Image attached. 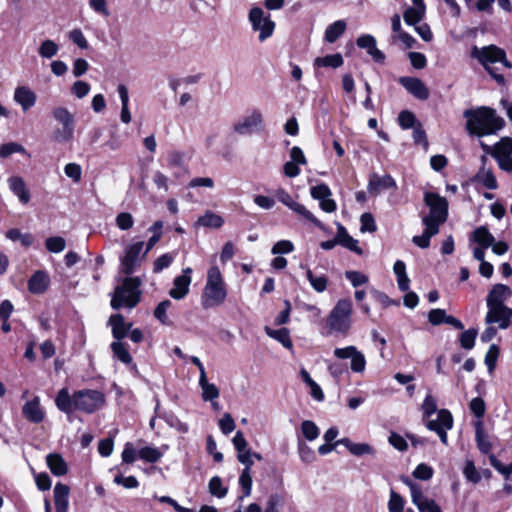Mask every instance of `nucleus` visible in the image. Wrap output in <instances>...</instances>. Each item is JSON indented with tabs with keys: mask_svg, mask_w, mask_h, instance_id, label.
<instances>
[{
	"mask_svg": "<svg viewBox=\"0 0 512 512\" xmlns=\"http://www.w3.org/2000/svg\"><path fill=\"white\" fill-rule=\"evenodd\" d=\"M55 405L65 414H71L75 410L92 414L105 405V395L92 389L78 390L70 395L68 388L64 387L58 391Z\"/></svg>",
	"mask_w": 512,
	"mask_h": 512,
	"instance_id": "obj_1",
	"label": "nucleus"
},
{
	"mask_svg": "<svg viewBox=\"0 0 512 512\" xmlns=\"http://www.w3.org/2000/svg\"><path fill=\"white\" fill-rule=\"evenodd\" d=\"M463 115L466 118V129L471 135L496 134L505 125V120L494 109L485 106L467 109Z\"/></svg>",
	"mask_w": 512,
	"mask_h": 512,
	"instance_id": "obj_2",
	"label": "nucleus"
},
{
	"mask_svg": "<svg viewBox=\"0 0 512 512\" xmlns=\"http://www.w3.org/2000/svg\"><path fill=\"white\" fill-rule=\"evenodd\" d=\"M228 296V289L220 268L213 264L209 267L206 282L201 294L203 309H211L224 304Z\"/></svg>",
	"mask_w": 512,
	"mask_h": 512,
	"instance_id": "obj_3",
	"label": "nucleus"
},
{
	"mask_svg": "<svg viewBox=\"0 0 512 512\" xmlns=\"http://www.w3.org/2000/svg\"><path fill=\"white\" fill-rule=\"evenodd\" d=\"M471 56L479 61L498 84L505 83L504 76L498 73L497 67H493L495 64H500L504 68H512V63L507 59L506 52L502 48L496 45H488L482 48L474 46L471 50Z\"/></svg>",
	"mask_w": 512,
	"mask_h": 512,
	"instance_id": "obj_4",
	"label": "nucleus"
},
{
	"mask_svg": "<svg viewBox=\"0 0 512 512\" xmlns=\"http://www.w3.org/2000/svg\"><path fill=\"white\" fill-rule=\"evenodd\" d=\"M352 302L349 299H341L333 307L326 319V327L330 334L346 336L352 325Z\"/></svg>",
	"mask_w": 512,
	"mask_h": 512,
	"instance_id": "obj_5",
	"label": "nucleus"
},
{
	"mask_svg": "<svg viewBox=\"0 0 512 512\" xmlns=\"http://www.w3.org/2000/svg\"><path fill=\"white\" fill-rule=\"evenodd\" d=\"M141 281L138 277H126L122 285L115 288L111 299V307L119 310L123 307L134 308L140 301Z\"/></svg>",
	"mask_w": 512,
	"mask_h": 512,
	"instance_id": "obj_6",
	"label": "nucleus"
},
{
	"mask_svg": "<svg viewBox=\"0 0 512 512\" xmlns=\"http://www.w3.org/2000/svg\"><path fill=\"white\" fill-rule=\"evenodd\" d=\"M424 202L429 207V214L422 218V223L434 225L440 229V225L445 223L448 217V202L445 197L437 193L426 192Z\"/></svg>",
	"mask_w": 512,
	"mask_h": 512,
	"instance_id": "obj_7",
	"label": "nucleus"
},
{
	"mask_svg": "<svg viewBox=\"0 0 512 512\" xmlns=\"http://www.w3.org/2000/svg\"><path fill=\"white\" fill-rule=\"evenodd\" d=\"M482 148L496 160L501 170L512 173V138L502 137L493 146L482 143Z\"/></svg>",
	"mask_w": 512,
	"mask_h": 512,
	"instance_id": "obj_8",
	"label": "nucleus"
},
{
	"mask_svg": "<svg viewBox=\"0 0 512 512\" xmlns=\"http://www.w3.org/2000/svg\"><path fill=\"white\" fill-rule=\"evenodd\" d=\"M145 243L141 240L132 241L124 247L123 256L120 258V270L125 275L132 274L141 265L143 248Z\"/></svg>",
	"mask_w": 512,
	"mask_h": 512,
	"instance_id": "obj_9",
	"label": "nucleus"
},
{
	"mask_svg": "<svg viewBox=\"0 0 512 512\" xmlns=\"http://www.w3.org/2000/svg\"><path fill=\"white\" fill-rule=\"evenodd\" d=\"M248 18L253 31L259 33L258 39L260 42H264L272 36L275 23L271 20L270 15L266 14L263 9L259 7L252 8Z\"/></svg>",
	"mask_w": 512,
	"mask_h": 512,
	"instance_id": "obj_10",
	"label": "nucleus"
},
{
	"mask_svg": "<svg viewBox=\"0 0 512 512\" xmlns=\"http://www.w3.org/2000/svg\"><path fill=\"white\" fill-rule=\"evenodd\" d=\"M401 481L409 487L412 503L419 512H442L435 500L426 497L421 486L408 477H402Z\"/></svg>",
	"mask_w": 512,
	"mask_h": 512,
	"instance_id": "obj_11",
	"label": "nucleus"
},
{
	"mask_svg": "<svg viewBox=\"0 0 512 512\" xmlns=\"http://www.w3.org/2000/svg\"><path fill=\"white\" fill-rule=\"evenodd\" d=\"M54 119L62 125V129L54 132V137L59 142L72 139L74 134V116L65 107H57L53 110Z\"/></svg>",
	"mask_w": 512,
	"mask_h": 512,
	"instance_id": "obj_12",
	"label": "nucleus"
},
{
	"mask_svg": "<svg viewBox=\"0 0 512 512\" xmlns=\"http://www.w3.org/2000/svg\"><path fill=\"white\" fill-rule=\"evenodd\" d=\"M426 427L434 431L439 436L444 445H448L447 431L453 427V417L449 410L441 409L438 411L437 419L428 420Z\"/></svg>",
	"mask_w": 512,
	"mask_h": 512,
	"instance_id": "obj_13",
	"label": "nucleus"
},
{
	"mask_svg": "<svg viewBox=\"0 0 512 512\" xmlns=\"http://www.w3.org/2000/svg\"><path fill=\"white\" fill-rule=\"evenodd\" d=\"M264 127L262 113L254 109L247 113L241 120L234 125V130L242 135L251 134L262 130Z\"/></svg>",
	"mask_w": 512,
	"mask_h": 512,
	"instance_id": "obj_14",
	"label": "nucleus"
},
{
	"mask_svg": "<svg viewBox=\"0 0 512 512\" xmlns=\"http://www.w3.org/2000/svg\"><path fill=\"white\" fill-rule=\"evenodd\" d=\"M334 355L338 359H350V368L355 373H362L366 368L365 356L355 346L351 345L344 348H336Z\"/></svg>",
	"mask_w": 512,
	"mask_h": 512,
	"instance_id": "obj_15",
	"label": "nucleus"
},
{
	"mask_svg": "<svg viewBox=\"0 0 512 512\" xmlns=\"http://www.w3.org/2000/svg\"><path fill=\"white\" fill-rule=\"evenodd\" d=\"M23 417L33 424H40L46 417V412L41 405L40 397L35 395L22 406Z\"/></svg>",
	"mask_w": 512,
	"mask_h": 512,
	"instance_id": "obj_16",
	"label": "nucleus"
},
{
	"mask_svg": "<svg viewBox=\"0 0 512 512\" xmlns=\"http://www.w3.org/2000/svg\"><path fill=\"white\" fill-rule=\"evenodd\" d=\"M192 268L187 267L182 270V274L175 277L173 287L169 291L171 298L181 300L185 298L190 291V284L192 281Z\"/></svg>",
	"mask_w": 512,
	"mask_h": 512,
	"instance_id": "obj_17",
	"label": "nucleus"
},
{
	"mask_svg": "<svg viewBox=\"0 0 512 512\" xmlns=\"http://www.w3.org/2000/svg\"><path fill=\"white\" fill-rule=\"evenodd\" d=\"M488 312L485 317L487 324L498 323L500 329H506L510 325L512 317V309L505 305H491L487 306Z\"/></svg>",
	"mask_w": 512,
	"mask_h": 512,
	"instance_id": "obj_18",
	"label": "nucleus"
},
{
	"mask_svg": "<svg viewBox=\"0 0 512 512\" xmlns=\"http://www.w3.org/2000/svg\"><path fill=\"white\" fill-rule=\"evenodd\" d=\"M399 83L415 98L427 100L430 92L422 80L415 77L404 76L399 79Z\"/></svg>",
	"mask_w": 512,
	"mask_h": 512,
	"instance_id": "obj_19",
	"label": "nucleus"
},
{
	"mask_svg": "<svg viewBox=\"0 0 512 512\" xmlns=\"http://www.w3.org/2000/svg\"><path fill=\"white\" fill-rule=\"evenodd\" d=\"M357 46L361 49H365L367 53L377 63H384L385 55L376 46V39L370 34H364L357 38Z\"/></svg>",
	"mask_w": 512,
	"mask_h": 512,
	"instance_id": "obj_20",
	"label": "nucleus"
},
{
	"mask_svg": "<svg viewBox=\"0 0 512 512\" xmlns=\"http://www.w3.org/2000/svg\"><path fill=\"white\" fill-rule=\"evenodd\" d=\"M13 99L21 106L23 111H27L35 105L37 96L29 87L18 86L15 88Z\"/></svg>",
	"mask_w": 512,
	"mask_h": 512,
	"instance_id": "obj_21",
	"label": "nucleus"
},
{
	"mask_svg": "<svg viewBox=\"0 0 512 512\" xmlns=\"http://www.w3.org/2000/svg\"><path fill=\"white\" fill-rule=\"evenodd\" d=\"M396 188V182L390 175L379 176L374 173L370 176L368 191L371 194H378L383 190Z\"/></svg>",
	"mask_w": 512,
	"mask_h": 512,
	"instance_id": "obj_22",
	"label": "nucleus"
},
{
	"mask_svg": "<svg viewBox=\"0 0 512 512\" xmlns=\"http://www.w3.org/2000/svg\"><path fill=\"white\" fill-rule=\"evenodd\" d=\"M511 289L504 284H496L490 290L486 303L487 306L491 305H504V302L511 296Z\"/></svg>",
	"mask_w": 512,
	"mask_h": 512,
	"instance_id": "obj_23",
	"label": "nucleus"
},
{
	"mask_svg": "<svg viewBox=\"0 0 512 512\" xmlns=\"http://www.w3.org/2000/svg\"><path fill=\"white\" fill-rule=\"evenodd\" d=\"M108 325L112 328V335L116 339V341H121L126 337L128 330L131 328L132 324H127L124 320V317L121 314H113L110 316L108 320Z\"/></svg>",
	"mask_w": 512,
	"mask_h": 512,
	"instance_id": "obj_24",
	"label": "nucleus"
},
{
	"mask_svg": "<svg viewBox=\"0 0 512 512\" xmlns=\"http://www.w3.org/2000/svg\"><path fill=\"white\" fill-rule=\"evenodd\" d=\"M49 276L45 271H36L28 281V289L33 294L44 293L49 286Z\"/></svg>",
	"mask_w": 512,
	"mask_h": 512,
	"instance_id": "obj_25",
	"label": "nucleus"
},
{
	"mask_svg": "<svg viewBox=\"0 0 512 512\" xmlns=\"http://www.w3.org/2000/svg\"><path fill=\"white\" fill-rule=\"evenodd\" d=\"M486 161L487 158L485 156H482V166L480 170L477 172L475 179L477 182L481 183L487 189L495 190L498 187L497 180L493 171L490 168L485 167Z\"/></svg>",
	"mask_w": 512,
	"mask_h": 512,
	"instance_id": "obj_26",
	"label": "nucleus"
},
{
	"mask_svg": "<svg viewBox=\"0 0 512 512\" xmlns=\"http://www.w3.org/2000/svg\"><path fill=\"white\" fill-rule=\"evenodd\" d=\"M70 488L62 483H57L54 487V502L56 512H67L69 506Z\"/></svg>",
	"mask_w": 512,
	"mask_h": 512,
	"instance_id": "obj_27",
	"label": "nucleus"
},
{
	"mask_svg": "<svg viewBox=\"0 0 512 512\" xmlns=\"http://www.w3.org/2000/svg\"><path fill=\"white\" fill-rule=\"evenodd\" d=\"M8 185L10 190L15 196L18 197L20 202L23 204H27L29 202L30 194L26 188V184L23 178L19 176H12L8 179Z\"/></svg>",
	"mask_w": 512,
	"mask_h": 512,
	"instance_id": "obj_28",
	"label": "nucleus"
},
{
	"mask_svg": "<svg viewBox=\"0 0 512 512\" xmlns=\"http://www.w3.org/2000/svg\"><path fill=\"white\" fill-rule=\"evenodd\" d=\"M47 465L55 476H63L68 472V466L63 457L58 453H50L46 456Z\"/></svg>",
	"mask_w": 512,
	"mask_h": 512,
	"instance_id": "obj_29",
	"label": "nucleus"
},
{
	"mask_svg": "<svg viewBox=\"0 0 512 512\" xmlns=\"http://www.w3.org/2000/svg\"><path fill=\"white\" fill-rule=\"evenodd\" d=\"M337 234H338V244L339 245L355 252L358 255L363 254V250L359 246L358 240L351 237L348 234L347 230L343 226L340 225L338 227Z\"/></svg>",
	"mask_w": 512,
	"mask_h": 512,
	"instance_id": "obj_30",
	"label": "nucleus"
},
{
	"mask_svg": "<svg viewBox=\"0 0 512 512\" xmlns=\"http://www.w3.org/2000/svg\"><path fill=\"white\" fill-rule=\"evenodd\" d=\"M300 268L305 270L307 280L317 293H322L327 289L328 278L324 274L315 275L310 268L303 264L300 265Z\"/></svg>",
	"mask_w": 512,
	"mask_h": 512,
	"instance_id": "obj_31",
	"label": "nucleus"
},
{
	"mask_svg": "<svg viewBox=\"0 0 512 512\" xmlns=\"http://www.w3.org/2000/svg\"><path fill=\"white\" fill-rule=\"evenodd\" d=\"M425 229L421 235L412 238V242L418 247L425 249L430 246V239L439 233V228L428 223H423Z\"/></svg>",
	"mask_w": 512,
	"mask_h": 512,
	"instance_id": "obj_32",
	"label": "nucleus"
},
{
	"mask_svg": "<svg viewBox=\"0 0 512 512\" xmlns=\"http://www.w3.org/2000/svg\"><path fill=\"white\" fill-rule=\"evenodd\" d=\"M494 241V236L484 226L476 228L470 238V242H475L479 246L486 248H489L491 245H493Z\"/></svg>",
	"mask_w": 512,
	"mask_h": 512,
	"instance_id": "obj_33",
	"label": "nucleus"
},
{
	"mask_svg": "<svg viewBox=\"0 0 512 512\" xmlns=\"http://www.w3.org/2000/svg\"><path fill=\"white\" fill-rule=\"evenodd\" d=\"M347 28L344 20H337L330 24L324 33V40L328 43H334L340 36H342Z\"/></svg>",
	"mask_w": 512,
	"mask_h": 512,
	"instance_id": "obj_34",
	"label": "nucleus"
},
{
	"mask_svg": "<svg viewBox=\"0 0 512 512\" xmlns=\"http://www.w3.org/2000/svg\"><path fill=\"white\" fill-rule=\"evenodd\" d=\"M475 439L477 447L482 453L487 454L490 452L492 445L489 441L488 435L484 430L483 423L480 420L475 424Z\"/></svg>",
	"mask_w": 512,
	"mask_h": 512,
	"instance_id": "obj_35",
	"label": "nucleus"
},
{
	"mask_svg": "<svg viewBox=\"0 0 512 512\" xmlns=\"http://www.w3.org/2000/svg\"><path fill=\"white\" fill-rule=\"evenodd\" d=\"M223 223H224L223 218L220 215H218L212 211H206L196 221L197 226H202V227H206V228H215V229L220 228L223 225Z\"/></svg>",
	"mask_w": 512,
	"mask_h": 512,
	"instance_id": "obj_36",
	"label": "nucleus"
},
{
	"mask_svg": "<svg viewBox=\"0 0 512 512\" xmlns=\"http://www.w3.org/2000/svg\"><path fill=\"white\" fill-rule=\"evenodd\" d=\"M266 334L281 343L285 348L291 349L293 347L290 333L287 328L272 329L268 326L265 327Z\"/></svg>",
	"mask_w": 512,
	"mask_h": 512,
	"instance_id": "obj_37",
	"label": "nucleus"
},
{
	"mask_svg": "<svg viewBox=\"0 0 512 512\" xmlns=\"http://www.w3.org/2000/svg\"><path fill=\"white\" fill-rule=\"evenodd\" d=\"M199 386L202 390V399L204 401H213L216 400L220 391L215 384L209 383L207 380V376L199 377Z\"/></svg>",
	"mask_w": 512,
	"mask_h": 512,
	"instance_id": "obj_38",
	"label": "nucleus"
},
{
	"mask_svg": "<svg viewBox=\"0 0 512 512\" xmlns=\"http://www.w3.org/2000/svg\"><path fill=\"white\" fill-rule=\"evenodd\" d=\"M110 348L113 352L114 357L124 364L132 363V356L130 355L127 345L121 341H114L111 343Z\"/></svg>",
	"mask_w": 512,
	"mask_h": 512,
	"instance_id": "obj_39",
	"label": "nucleus"
},
{
	"mask_svg": "<svg viewBox=\"0 0 512 512\" xmlns=\"http://www.w3.org/2000/svg\"><path fill=\"white\" fill-rule=\"evenodd\" d=\"M291 210L295 212L303 220L313 224L314 226L318 228L323 227L322 222L317 217H315L314 214L310 212L304 205L296 202L291 208Z\"/></svg>",
	"mask_w": 512,
	"mask_h": 512,
	"instance_id": "obj_40",
	"label": "nucleus"
},
{
	"mask_svg": "<svg viewBox=\"0 0 512 512\" xmlns=\"http://www.w3.org/2000/svg\"><path fill=\"white\" fill-rule=\"evenodd\" d=\"M343 65L342 55L339 53L326 55L324 57H317L314 60L315 67H331L338 68Z\"/></svg>",
	"mask_w": 512,
	"mask_h": 512,
	"instance_id": "obj_41",
	"label": "nucleus"
},
{
	"mask_svg": "<svg viewBox=\"0 0 512 512\" xmlns=\"http://www.w3.org/2000/svg\"><path fill=\"white\" fill-rule=\"evenodd\" d=\"M425 14V7H409L405 10L403 18L407 25L418 24Z\"/></svg>",
	"mask_w": 512,
	"mask_h": 512,
	"instance_id": "obj_42",
	"label": "nucleus"
},
{
	"mask_svg": "<svg viewBox=\"0 0 512 512\" xmlns=\"http://www.w3.org/2000/svg\"><path fill=\"white\" fill-rule=\"evenodd\" d=\"M14 153L30 156L24 146L16 142H8L0 145V158H7Z\"/></svg>",
	"mask_w": 512,
	"mask_h": 512,
	"instance_id": "obj_43",
	"label": "nucleus"
},
{
	"mask_svg": "<svg viewBox=\"0 0 512 512\" xmlns=\"http://www.w3.org/2000/svg\"><path fill=\"white\" fill-rule=\"evenodd\" d=\"M163 456V453L155 447L146 446L138 450V458L149 462L155 463Z\"/></svg>",
	"mask_w": 512,
	"mask_h": 512,
	"instance_id": "obj_44",
	"label": "nucleus"
},
{
	"mask_svg": "<svg viewBox=\"0 0 512 512\" xmlns=\"http://www.w3.org/2000/svg\"><path fill=\"white\" fill-rule=\"evenodd\" d=\"M59 51V46L53 40H44L39 48L38 53L42 58L51 59L56 56Z\"/></svg>",
	"mask_w": 512,
	"mask_h": 512,
	"instance_id": "obj_45",
	"label": "nucleus"
},
{
	"mask_svg": "<svg viewBox=\"0 0 512 512\" xmlns=\"http://www.w3.org/2000/svg\"><path fill=\"white\" fill-rule=\"evenodd\" d=\"M170 300L161 301L154 310V317L163 325H170L171 321L167 316V310L171 307Z\"/></svg>",
	"mask_w": 512,
	"mask_h": 512,
	"instance_id": "obj_46",
	"label": "nucleus"
},
{
	"mask_svg": "<svg viewBox=\"0 0 512 512\" xmlns=\"http://www.w3.org/2000/svg\"><path fill=\"white\" fill-rule=\"evenodd\" d=\"M405 500L404 498L395 492L394 490L390 491V497L388 501V511L389 512H403L404 511Z\"/></svg>",
	"mask_w": 512,
	"mask_h": 512,
	"instance_id": "obj_47",
	"label": "nucleus"
},
{
	"mask_svg": "<svg viewBox=\"0 0 512 512\" xmlns=\"http://www.w3.org/2000/svg\"><path fill=\"white\" fill-rule=\"evenodd\" d=\"M209 491L213 496L223 498L227 494V487L222 483V479L218 476H214L209 481Z\"/></svg>",
	"mask_w": 512,
	"mask_h": 512,
	"instance_id": "obj_48",
	"label": "nucleus"
},
{
	"mask_svg": "<svg viewBox=\"0 0 512 512\" xmlns=\"http://www.w3.org/2000/svg\"><path fill=\"white\" fill-rule=\"evenodd\" d=\"M301 431H302L303 436L308 441L315 440L316 438H318V436L320 434V430L317 427V425L313 421H310V420H305L302 422Z\"/></svg>",
	"mask_w": 512,
	"mask_h": 512,
	"instance_id": "obj_49",
	"label": "nucleus"
},
{
	"mask_svg": "<svg viewBox=\"0 0 512 512\" xmlns=\"http://www.w3.org/2000/svg\"><path fill=\"white\" fill-rule=\"evenodd\" d=\"M46 249L51 253H60L66 247V241L61 236L49 237L45 241Z\"/></svg>",
	"mask_w": 512,
	"mask_h": 512,
	"instance_id": "obj_50",
	"label": "nucleus"
},
{
	"mask_svg": "<svg viewBox=\"0 0 512 512\" xmlns=\"http://www.w3.org/2000/svg\"><path fill=\"white\" fill-rule=\"evenodd\" d=\"M175 254L165 253L159 256L153 263V272L160 273L162 270L168 268L174 261Z\"/></svg>",
	"mask_w": 512,
	"mask_h": 512,
	"instance_id": "obj_51",
	"label": "nucleus"
},
{
	"mask_svg": "<svg viewBox=\"0 0 512 512\" xmlns=\"http://www.w3.org/2000/svg\"><path fill=\"white\" fill-rule=\"evenodd\" d=\"M464 477L474 484L479 483L481 481V475L476 469L474 462L472 460H467L465 462V466L463 469Z\"/></svg>",
	"mask_w": 512,
	"mask_h": 512,
	"instance_id": "obj_52",
	"label": "nucleus"
},
{
	"mask_svg": "<svg viewBox=\"0 0 512 512\" xmlns=\"http://www.w3.org/2000/svg\"><path fill=\"white\" fill-rule=\"evenodd\" d=\"M117 227L122 231L130 230L134 225V218L129 212H121L115 218Z\"/></svg>",
	"mask_w": 512,
	"mask_h": 512,
	"instance_id": "obj_53",
	"label": "nucleus"
},
{
	"mask_svg": "<svg viewBox=\"0 0 512 512\" xmlns=\"http://www.w3.org/2000/svg\"><path fill=\"white\" fill-rule=\"evenodd\" d=\"M239 484L242 488L244 496H249L252 489L251 469L244 468L239 476Z\"/></svg>",
	"mask_w": 512,
	"mask_h": 512,
	"instance_id": "obj_54",
	"label": "nucleus"
},
{
	"mask_svg": "<svg viewBox=\"0 0 512 512\" xmlns=\"http://www.w3.org/2000/svg\"><path fill=\"white\" fill-rule=\"evenodd\" d=\"M434 470L431 466L420 463L417 465V467L414 469L412 475L419 480L427 481L430 480L433 477Z\"/></svg>",
	"mask_w": 512,
	"mask_h": 512,
	"instance_id": "obj_55",
	"label": "nucleus"
},
{
	"mask_svg": "<svg viewBox=\"0 0 512 512\" xmlns=\"http://www.w3.org/2000/svg\"><path fill=\"white\" fill-rule=\"evenodd\" d=\"M477 337V330L476 329H468L460 335V344L461 347L470 350L475 345V339Z\"/></svg>",
	"mask_w": 512,
	"mask_h": 512,
	"instance_id": "obj_56",
	"label": "nucleus"
},
{
	"mask_svg": "<svg viewBox=\"0 0 512 512\" xmlns=\"http://www.w3.org/2000/svg\"><path fill=\"white\" fill-rule=\"evenodd\" d=\"M398 121L403 129L414 128L418 124L415 115L407 110L400 112Z\"/></svg>",
	"mask_w": 512,
	"mask_h": 512,
	"instance_id": "obj_57",
	"label": "nucleus"
},
{
	"mask_svg": "<svg viewBox=\"0 0 512 512\" xmlns=\"http://www.w3.org/2000/svg\"><path fill=\"white\" fill-rule=\"evenodd\" d=\"M310 194L313 199L322 201L327 197H331L332 192L326 184L322 183L311 187Z\"/></svg>",
	"mask_w": 512,
	"mask_h": 512,
	"instance_id": "obj_58",
	"label": "nucleus"
},
{
	"mask_svg": "<svg viewBox=\"0 0 512 512\" xmlns=\"http://www.w3.org/2000/svg\"><path fill=\"white\" fill-rule=\"evenodd\" d=\"M361 227L360 230L362 232H375L377 230V225L375 223V219L371 213H364L360 218Z\"/></svg>",
	"mask_w": 512,
	"mask_h": 512,
	"instance_id": "obj_59",
	"label": "nucleus"
},
{
	"mask_svg": "<svg viewBox=\"0 0 512 512\" xmlns=\"http://www.w3.org/2000/svg\"><path fill=\"white\" fill-rule=\"evenodd\" d=\"M65 175L71 178L75 183H78L82 178V168L77 163H68L64 167Z\"/></svg>",
	"mask_w": 512,
	"mask_h": 512,
	"instance_id": "obj_60",
	"label": "nucleus"
},
{
	"mask_svg": "<svg viewBox=\"0 0 512 512\" xmlns=\"http://www.w3.org/2000/svg\"><path fill=\"white\" fill-rule=\"evenodd\" d=\"M69 39L81 49L88 48V41L83 32L79 28H75L69 32Z\"/></svg>",
	"mask_w": 512,
	"mask_h": 512,
	"instance_id": "obj_61",
	"label": "nucleus"
},
{
	"mask_svg": "<svg viewBox=\"0 0 512 512\" xmlns=\"http://www.w3.org/2000/svg\"><path fill=\"white\" fill-rule=\"evenodd\" d=\"M469 408H470V411L479 419L484 416L485 411H486L485 402L480 397L473 398L470 401Z\"/></svg>",
	"mask_w": 512,
	"mask_h": 512,
	"instance_id": "obj_62",
	"label": "nucleus"
},
{
	"mask_svg": "<svg viewBox=\"0 0 512 512\" xmlns=\"http://www.w3.org/2000/svg\"><path fill=\"white\" fill-rule=\"evenodd\" d=\"M122 461L123 463H133L138 458V451L135 449L131 442H127L124 445V449L122 452Z\"/></svg>",
	"mask_w": 512,
	"mask_h": 512,
	"instance_id": "obj_63",
	"label": "nucleus"
},
{
	"mask_svg": "<svg viewBox=\"0 0 512 512\" xmlns=\"http://www.w3.org/2000/svg\"><path fill=\"white\" fill-rule=\"evenodd\" d=\"M345 277L351 282L353 287H358L368 282V276L359 271H347Z\"/></svg>",
	"mask_w": 512,
	"mask_h": 512,
	"instance_id": "obj_64",
	"label": "nucleus"
}]
</instances>
